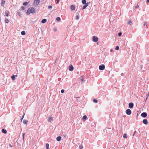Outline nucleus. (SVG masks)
I'll use <instances>...</instances> for the list:
<instances>
[{
    "label": "nucleus",
    "mask_w": 149,
    "mask_h": 149,
    "mask_svg": "<svg viewBox=\"0 0 149 149\" xmlns=\"http://www.w3.org/2000/svg\"><path fill=\"white\" fill-rule=\"evenodd\" d=\"M35 12V10L34 8L33 7H30L28 8L26 14L27 15H29L30 13H33Z\"/></svg>",
    "instance_id": "obj_1"
},
{
    "label": "nucleus",
    "mask_w": 149,
    "mask_h": 149,
    "mask_svg": "<svg viewBox=\"0 0 149 149\" xmlns=\"http://www.w3.org/2000/svg\"><path fill=\"white\" fill-rule=\"evenodd\" d=\"M105 65H101L99 66V69L100 70H104L105 68Z\"/></svg>",
    "instance_id": "obj_2"
},
{
    "label": "nucleus",
    "mask_w": 149,
    "mask_h": 149,
    "mask_svg": "<svg viewBox=\"0 0 149 149\" xmlns=\"http://www.w3.org/2000/svg\"><path fill=\"white\" fill-rule=\"evenodd\" d=\"M126 114L128 115H130L131 114V111L130 109H127L126 111Z\"/></svg>",
    "instance_id": "obj_3"
},
{
    "label": "nucleus",
    "mask_w": 149,
    "mask_h": 149,
    "mask_svg": "<svg viewBox=\"0 0 149 149\" xmlns=\"http://www.w3.org/2000/svg\"><path fill=\"white\" fill-rule=\"evenodd\" d=\"M98 39L97 37H95V36H93V41L96 42L98 40Z\"/></svg>",
    "instance_id": "obj_4"
},
{
    "label": "nucleus",
    "mask_w": 149,
    "mask_h": 149,
    "mask_svg": "<svg viewBox=\"0 0 149 149\" xmlns=\"http://www.w3.org/2000/svg\"><path fill=\"white\" fill-rule=\"evenodd\" d=\"M147 114L146 112L142 113L141 114V116L143 118H145L147 116Z\"/></svg>",
    "instance_id": "obj_5"
},
{
    "label": "nucleus",
    "mask_w": 149,
    "mask_h": 149,
    "mask_svg": "<svg viewBox=\"0 0 149 149\" xmlns=\"http://www.w3.org/2000/svg\"><path fill=\"white\" fill-rule=\"evenodd\" d=\"M133 106H134L133 103L132 102H130L129 104V107L130 108V109L132 108L133 107Z\"/></svg>",
    "instance_id": "obj_6"
},
{
    "label": "nucleus",
    "mask_w": 149,
    "mask_h": 149,
    "mask_svg": "<svg viewBox=\"0 0 149 149\" xmlns=\"http://www.w3.org/2000/svg\"><path fill=\"white\" fill-rule=\"evenodd\" d=\"M40 2V0H35L34 3L36 5H38Z\"/></svg>",
    "instance_id": "obj_7"
},
{
    "label": "nucleus",
    "mask_w": 149,
    "mask_h": 149,
    "mask_svg": "<svg viewBox=\"0 0 149 149\" xmlns=\"http://www.w3.org/2000/svg\"><path fill=\"white\" fill-rule=\"evenodd\" d=\"M5 15L7 17H8L9 15V14H10V12L8 10H6L5 12Z\"/></svg>",
    "instance_id": "obj_8"
},
{
    "label": "nucleus",
    "mask_w": 149,
    "mask_h": 149,
    "mask_svg": "<svg viewBox=\"0 0 149 149\" xmlns=\"http://www.w3.org/2000/svg\"><path fill=\"white\" fill-rule=\"evenodd\" d=\"M143 123L145 125H147L148 123V120L146 119H144L143 120Z\"/></svg>",
    "instance_id": "obj_9"
},
{
    "label": "nucleus",
    "mask_w": 149,
    "mask_h": 149,
    "mask_svg": "<svg viewBox=\"0 0 149 149\" xmlns=\"http://www.w3.org/2000/svg\"><path fill=\"white\" fill-rule=\"evenodd\" d=\"M70 9L72 10H75V6L74 5H72L70 6Z\"/></svg>",
    "instance_id": "obj_10"
},
{
    "label": "nucleus",
    "mask_w": 149,
    "mask_h": 149,
    "mask_svg": "<svg viewBox=\"0 0 149 149\" xmlns=\"http://www.w3.org/2000/svg\"><path fill=\"white\" fill-rule=\"evenodd\" d=\"M69 70L70 71H72L73 70L74 68L72 65L70 66L69 67Z\"/></svg>",
    "instance_id": "obj_11"
},
{
    "label": "nucleus",
    "mask_w": 149,
    "mask_h": 149,
    "mask_svg": "<svg viewBox=\"0 0 149 149\" xmlns=\"http://www.w3.org/2000/svg\"><path fill=\"white\" fill-rule=\"evenodd\" d=\"M61 137L60 136H58L56 138V140L58 141H60L61 140Z\"/></svg>",
    "instance_id": "obj_12"
},
{
    "label": "nucleus",
    "mask_w": 149,
    "mask_h": 149,
    "mask_svg": "<svg viewBox=\"0 0 149 149\" xmlns=\"http://www.w3.org/2000/svg\"><path fill=\"white\" fill-rule=\"evenodd\" d=\"M85 4V5L83 6L82 8V9H85L88 6V3H86Z\"/></svg>",
    "instance_id": "obj_13"
},
{
    "label": "nucleus",
    "mask_w": 149,
    "mask_h": 149,
    "mask_svg": "<svg viewBox=\"0 0 149 149\" xmlns=\"http://www.w3.org/2000/svg\"><path fill=\"white\" fill-rule=\"evenodd\" d=\"M47 22V19H43L41 21V22L42 23H44Z\"/></svg>",
    "instance_id": "obj_14"
},
{
    "label": "nucleus",
    "mask_w": 149,
    "mask_h": 149,
    "mask_svg": "<svg viewBox=\"0 0 149 149\" xmlns=\"http://www.w3.org/2000/svg\"><path fill=\"white\" fill-rule=\"evenodd\" d=\"M1 131L4 134H6L7 132V131L6 130H5L3 129Z\"/></svg>",
    "instance_id": "obj_15"
},
{
    "label": "nucleus",
    "mask_w": 149,
    "mask_h": 149,
    "mask_svg": "<svg viewBox=\"0 0 149 149\" xmlns=\"http://www.w3.org/2000/svg\"><path fill=\"white\" fill-rule=\"evenodd\" d=\"M16 76H17V75H15ZM15 75H13L11 76V78L12 79L13 81H14L15 80Z\"/></svg>",
    "instance_id": "obj_16"
},
{
    "label": "nucleus",
    "mask_w": 149,
    "mask_h": 149,
    "mask_svg": "<svg viewBox=\"0 0 149 149\" xmlns=\"http://www.w3.org/2000/svg\"><path fill=\"white\" fill-rule=\"evenodd\" d=\"M28 121L25 120H24L23 121V123L24 124H27Z\"/></svg>",
    "instance_id": "obj_17"
},
{
    "label": "nucleus",
    "mask_w": 149,
    "mask_h": 149,
    "mask_svg": "<svg viewBox=\"0 0 149 149\" xmlns=\"http://www.w3.org/2000/svg\"><path fill=\"white\" fill-rule=\"evenodd\" d=\"M49 120L48 121L49 122H51V121L53 119V118L52 117H50L48 118Z\"/></svg>",
    "instance_id": "obj_18"
},
{
    "label": "nucleus",
    "mask_w": 149,
    "mask_h": 149,
    "mask_svg": "<svg viewBox=\"0 0 149 149\" xmlns=\"http://www.w3.org/2000/svg\"><path fill=\"white\" fill-rule=\"evenodd\" d=\"M87 118V116L86 115H84L83 117V119L85 120H86Z\"/></svg>",
    "instance_id": "obj_19"
},
{
    "label": "nucleus",
    "mask_w": 149,
    "mask_h": 149,
    "mask_svg": "<svg viewBox=\"0 0 149 149\" xmlns=\"http://www.w3.org/2000/svg\"><path fill=\"white\" fill-rule=\"evenodd\" d=\"M123 137L125 139L127 138V134L126 133L124 134L123 135Z\"/></svg>",
    "instance_id": "obj_20"
},
{
    "label": "nucleus",
    "mask_w": 149,
    "mask_h": 149,
    "mask_svg": "<svg viewBox=\"0 0 149 149\" xmlns=\"http://www.w3.org/2000/svg\"><path fill=\"white\" fill-rule=\"evenodd\" d=\"M79 14L76 17V19L77 20H78L79 19Z\"/></svg>",
    "instance_id": "obj_21"
},
{
    "label": "nucleus",
    "mask_w": 149,
    "mask_h": 149,
    "mask_svg": "<svg viewBox=\"0 0 149 149\" xmlns=\"http://www.w3.org/2000/svg\"><path fill=\"white\" fill-rule=\"evenodd\" d=\"M21 34L22 35H24L26 34V33L24 31H22L21 33Z\"/></svg>",
    "instance_id": "obj_22"
},
{
    "label": "nucleus",
    "mask_w": 149,
    "mask_h": 149,
    "mask_svg": "<svg viewBox=\"0 0 149 149\" xmlns=\"http://www.w3.org/2000/svg\"><path fill=\"white\" fill-rule=\"evenodd\" d=\"M5 1H3V0H2L1 1V5H2L3 4H4L5 3Z\"/></svg>",
    "instance_id": "obj_23"
},
{
    "label": "nucleus",
    "mask_w": 149,
    "mask_h": 149,
    "mask_svg": "<svg viewBox=\"0 0 149 149\" xmlns=\"http://www.w3.org/2000/svg\"><path fill=\"white\" fill-rule=\"evenodd\" d=\"M9 22V20L8 19L6 18L5 22L6 23H8Z\"/></svg>",
    "instance_id": "obj_24"
},
{
    "label": "nucleus",
    "mask_w": 149,
    "mask_h": 149,
    "mask_svg": "<svg viewBox=\"0 0 149 149\" xmlns=\"http://www.w3.org/2000/svg\"><path fill=\"white\" fill-rule=\"evenodd\" d=\"M82 2L83 4H84L86 3V0H82Z\"/></svg>",
    "instance_id": "obj_25"
},
{
    "label": "nucleus",
    "mask_w": 149,
    "mask_h": 149,
    "mask_svg": "<svg viewBox=\"0 0 149 149\" xmlns=\"http://www.w3.org/2000/svg\"><path fill=\"white\" fill-rule=\"evenodd\" d=\"M56 20H57V21H60L61 20V19H60V17H57L56 18Z\"/></svg>",
    "instance_id": "obj_26"
},
{
    "label": "nucleus",
    "mask_w": 149,
    "mask_h": 149,
    "mask_svg": "<svg viewBox=\"0 0 149 149\" xmlns=\"http://www.w3.org/2000/svg\"><path fill=\"white\" fill-rule=\"evenodd\" d=\"M49 144L48 143L46 144V148L47 149H49Z\"/></svg>",
    "instance_id": "obj_27"
},
{
    "label": "nucleus",
    "mask_w": 149,
    "mask_h": 149,
    "mask_svg": "<svg viewBox=\"0 0 149 149\" xmlns=\"http://www.w3.org/2000/svg\"><path fill=\"white\" fill-rule=\"evenodd\" d=\"M93 102L95 103H97V100L95 99H94L93 100Z\"/></svg>",
    "instance_id": "obj_28"
},
{
    "label": "nucleus",
    "mask_w": 149,
    "mask_h": 149,
    "mask_svg": "<svg viewBox=\"0 0 149 149\" xmlns=\"http://www.w3.org/2000/svg\"><path fill=\"white\" fill-rule=\"evenodd\" d=\"M80 79L82 81H84V79L82 76H81L80 77Z\"/></svg>",
    "instance_id": "obj_29"
},
{
    "label": "nucleus",
    "mask_w": 149,
    "mask_h": 149,
    "mask_svg": "<svg viewBox=\"0 0 149 149\" xmlns=\"http://www.w3.org/2000/svg\"><path fill=\"white\" fill-rule=\"evenodd\" d=\"M25 135V133H23L22 134V136H23V140H24V136Z\"/></svg>",
    "instance_id": "obj_30"
},
{
    "label": "nucleus",
    "mask_w": 149,
    "mask_h": 149,
    "mask_svg": "<svg viewBox=\"0 0 149 149\" xmlns=\"http://www.w3.org/2000/svg\"><path fill=\"white\" fill-rule=\"evenodd\" d=\"M28 2H24L23 3V5H24L26 6L28 5Z\"/></svg>",
    "instance_id": "obj_31"
},
{
    "label": "nucleus",
    "mask_w": 149,
    "mask_h": 149,
    "mask_svg": "<svg viewBox=\"0 0 149 149\" xmlns=\"http://www.w3.org/2000/svg\"><path fill=\"white\" fill-rule=\"evenodd\" d=\"M119 49V47L118 46H117L116 48H115V49L116 50H118Z\"/></svg>",
    "instance_id": "obj_32"
},
{
    "label": "nucleus",
    "mask_w": 149,
    "mask_h": 149,
    "mask_svg": "<svg viewBox=\"0 0 149 149\" xmlns=\"http://www.w3.org/2000/svg\"><path fill=\"white\" fill-rule=\"evenodd\" d=\"M24 115L22 117L21 119V122H22V120H23V118H24Z\"/></svg>",
    "instance_id": "obj_33"
},
{
    "label": "nucleus",
    "mask_w": 149,
    "mask_h": 149,
    "mask_svg": "<svg viewBox=\"0 0 149 149\" xmlns=\"http://www.w3.org/2000/svg\"><path fill=\"white\" fill-rule=\"evenodd\" d=\"M21 9L22 10H24V8L23 6L21 8Z\"/></svg>",
    "instance_id": "obj_34"
},
{
    "label": "nucleus",
    "mask_w": 149,
    "mask_h": 149,
    "mask_svg": "<svg viewBox=\"0 0 149 149\" xmlns=\"http://www.w3.org/2000/svg\"><path fill=\"white\" fill-rule=\"evenodd\" d=\"M147 97L146 98V100L148 98V97L149 96V93H148L147 95ZM146 101H145L146 102Z\"/></svg>",
    "instance_id": "obj_35"
},
{
    "label": "nucleus",
    "mask_w": 149,
    "mask_h": 149,
    "mask_svg": "<svg viewBox=\"0 0 149 149\" xmlns=\"http://www.w3.org/2000/svg\"><path fill=\"white\" fill-rule=\"evenodd\" d=\"M79 148L80 149H82L83 148V147L82 146H79Z\"/></svg>",
    "instance_id": "obj_36"
},
{
    "label": "nucleus",
    "mask_w": 149,
    "mask_h": 149,
    "mask_svg": "<svg viewBox=\"0 0 149 149\" xmlns=\"http://www.w3.org/2000/svg\"><path fill=\"white\" fill-rule=\"evenodd\" d=\"M131 23H132V22L131 21V20H129V21H128V23L129 24H130Z\"/></svg>",
    "instance_id": "obj_37"
},
{
    "label": "nucleus",
    "mask_w": 149,
    "mask_h": 149,
    "mask_svg": "<svg viewBox=\"0 0 149 149\" xmlns=\"http://www.w3.org/2000/svg\"><path fill=\"white\" fill-rule=\"evenodd\" d=\"M57 30V29L56 28H54V29H53V30H54V31H56Z\"/></svg>",
    "instance_id": "obj_38"
},
{
    "label": "nucleus",
    "mask_w": 149,
    "mask_h": 149,
    "mask_svg": "<svg viewBox=\"0 0 149 149\" xmlns=\"http://www.w3.org/2000/svg\"><path fill=\"white\" fill-rule=\"evenodd\" d=\"M52 8V7L51 6H48V8L49 9Z\"/></svg>",
    "instance_id": "obj_39"
},
{
    "label": "nucleus",
    "mask_w": 149,
    "mask_h": 149,
    "mask_svg": "<svg viewBox=\"0 0 149 149\" xmlns=\"http://www.w3.org/2000/svg\"><path fill=\"white\" fill-rule=\"evenodd\" d=\"M121 35H122V33L121 32H120L118 34V35L119 36H121Z\"/></svg>",
    "instance_id": "obj_40"
},
{
    "label": "nucleus",
    "mask_w": 149,
    "mask_h": 149,
    "mask_svg": "<svg viewBox=\"0 0 149 149\" xmlns=\"http://www.w3.org/2000/svg\"><path fill=\"white\" fill-rule=\"evenodd\" d=\"M61 92L62 93H63L64 92V90L63 89L61 90Z\"/></svg>",
    "instance_id": "obj_41"
},
{
    "label": "nucleus",
    "mask_w": 149,
    "mask_h": 149,
    "mask_svg": "<svg viewBox=\"0 0 149 149\" xmlns=\"http://www.w3.org/2000/svg\"><path fill=\"white\" fill-rule=\"evenodd\" d=\"M17 13L18 15L19 16L20 15V14L19 12H17Z\"/></svg>",
    "instance_id": "obj_42"
},
{
    "label": "nucleus",
    "mask_w": 149,
    "mask_h": 149,
    "mask_svg": "<svg viewBox=\"0 0 149 149\" xmlns=\"http://www.w3.org/2000/svg\"><path fill=\"white\" fill-rule=\"evenodd\" d=\"M57 0V3H58V2L60 1V0Z\"/></svg>",
    "instance_id": "obj_43"
},
{
    "label": "nucleus",
    "mask_w": 149,
    "mask_h": 149,
    "mask_svg": "<svg viewBox=\"0 0 149 149\" xmlns=\"http://www.w3.org/2000/svg\"><path fill=\"white\" fill-rule=\"evenodd\" d=\"M136 131H135L134 132V134H133V136H134V134H135L136 133Z\"/></svg>",
    "instance_id": "obj_44"
},
{
    "label": "nucleus",
    "mask_w": 149,
    "mask_h": 149,
    "mask_svg": "<svg viewBox=\"0 0 149 149\" xmlns=\"http://www.w3.org/2000/svg\"><path fill=\"white\" fill-rule=\"evenodd\" d=\"M139 7V6L138 5H137V6H136V8H138Z\"/></svg>",
    "instance_id": "obj_45"
},
{
    "label": "nucleus",
    "mask_w": 149,
    "mask_h": 149,
    "mask_svg": "<svg viewBox=\"0 0 149 149\" xmlns=\"http://www.w3.org/2000/svg\"><path fill=\"white\" fill-rule=\"evenodd\" d=\"M9 146H10V147H12V146L10 144H9Z\"/></svg>",
    "instance_id": "obj_46"
},
{
    "label": "nucleus",
    "mask_w": 149,
    "mask_h": 149,
    "mask_svg": "<svg viewBox=\"0 0 149 149\" xmlns=\"http://www.w3.org/2000/svg\"><path fill=\"white\" fill-rule=\"evenodd\" d=\"M147 2L148 3L149 2V0H147Z\"/></svg>",
    "instance_id": "obj_47"
},
{
    "label": "nucleus",
    "mask_w": 149,
    "mask_h": 149,
    "mask_svg": "<svg viewBox=\"0 0 149 149\" xmlns=\"http://www.w3.org/2000/svg\"><path fill=\"white\" fill-rule=\"evenodd\" d=\"M123 73H122V74H121V75L122 76H123Z\"/></svg>",
    "instance_id": "obj_48"
},
{
    "label": "nucleus",
    "mask_w": 149,
    "mask_h": 149,
    "mask_svg": "<svg viewBox=\"0 0 149 149\" xmlns=\"http://www.w3.org/2000/svg\"><path fill=\"white\" fill-rule=\"evenodd\" d=\"M146 24V23H145L144 24V25H145Z\"/></svg>",
    "instance_id": "obj_49"
},
{
    "label": "nucleus",
    "mask_w": 149,
    "mask_h": 149,
    "mask_svg": "<svg viewBox=\"0 0 149 149\" xmlns=\"http://www.w3.org/2000/svg\"><path fill=\"white\" fill-rule=\"evenodd\" d=\"M112 49H111V50H110V51L111 52L112 51Z\"/></svg>",
    "instance_id": "obj_50"
}]
</instances>
